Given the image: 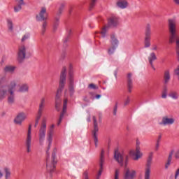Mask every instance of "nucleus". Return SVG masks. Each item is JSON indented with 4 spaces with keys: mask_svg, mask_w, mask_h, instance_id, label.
Returning a JSON list of instances; mask_svg holds the SVG:
<instances>
[{
    "mask_svg": "<svg viewBox=\"0 0 179 179\" xmlns=\"http://www.w3.org/2000/svg\"><path fill=\"white\" fill-rule=\"evenodd\" d=\"M15 6H14V12L17 13L22 10L23 6H26V2L24 0H15Z\"/></svg>",
    "mask_w": 179,
    "mask_h": 179,
    "instance_id": "nucleus-18",
    "label": "nucleus"
},
{
    "mask_svg": "<svg viewBox=\"0 0 179 179\" xmlns=\"http://www.w3.org/2000/svg\"><path fill=\"white\" fill-rule=\"evenodd\" d=\"M169 96L171 97V99H173V100H177L178 99V93L176 91H171Z\"/></svg>",
    "mask_w": 179,
    "mask_h": 179,
    "instance_id": "nucleus-34",
    "label": "nucleus"
},
{
    "mask_svg": "<svg viewBox=\"0 0 179 179\" xmlns=\"http://www.w3.org/2000/svg\"><path fill=\"white\" fill-rule=\"evenodd\" d=\"M25 146L27 152L30 153L31 152V125H29L27 133V137L25 139Z\"/></svg>",
    "mask_w": 179,
    "mask_h": 179,
    "instance_id": "nucleus-9",
    "label": "nucleus"
},
{
    "mask_svg": "<svg viewBox=\"0 0 179 179\" xmlns=\"http://www.w3.org/2000/svg\"><path fill=\"white\" fill-rule=\"evenodd\" d=\"M27 54V47L24 45H21L18 48L17 61L23 62L26 59V55Z\"/></svg>",
    "mask_w": 179,
    "mask_h": 179,
    "instance_id": "nucleus-8",
    "label": "nucleus"
},
{
    "mask_svg": "<svg viewBox=\"0 0 179 179\" xmlns=\"http://www.w3.org/2000/svg\"><path fill=\"white\" fill-rule=\"evenodd\" d=\"M162 140V134H159L158 136V138L156 142H158V143H160V141Z\"/></svg>",
    "mask_w": 179,
    "mask_h": 179,
    "instance_id": "nucleus-54",
    "label": "nucleus"
},
{
    "mask_svg": "<svg viewBox=\"0 0 179 179\" xmlns=\"http://www.w3.org/2000/svg\"><path fill=\"white\" fill-rule=\"evenodd\" d=\"M85 101L89 102V99H85Z\"/></svg>",
    "mask_w": 179,
    "mask_h": 179,
    "instance_id": "nucleus-61",
    "label": "nucleus"
},
{
    "mask_svg": "<svg viewBox=\"0 0 179 179\" xmlns=\"http://www.w3.org/2000/svg\"><path fill=\"white\" fill-rule=\"evenodd\" d=\"M117 5L120 9H125V8H128V1L125 0H120L117 1Z\"/></svg>",
    "mask_w": 179,
    "mask_h": 179,
    "instance_id": "nucleus-27",
    "label": "nucleus"
},
{
    "mask_svg": "<svg viewBox=\"0 0 179 179\" xmlns=\"http://www.w3.org/2000/svg\"><path fill=\"white\" fill-rule=\"evenodd\" d=\"M144 45L145 48H149L150 47V39H145Z\"/></svg>",
    "mask_w": 179,
    "mask_h": 179,
    "instance_id": "nucleus-41",
    "label": "nucleus"
},
{
    "mask_svg": "<svg viewBox=\"0 0 179 179\" xmlns=\"http://www.w3.org/2000/svg\"><path fill=\"white\" fill-rule=\"evenodd\" d=\"M16 85H17L16 80H13L10 82V85L7 87H1L0 89H6L7 92H15V88L16 87Z\"/></svg>",
    "mask_w": 179,
    "mask_h": 179,
    "instance_id": "nucleus-21",
    "label": "nucleus"
},
{
    "mask_svg": "<svg viewBox=\"0 0 179 179\" xmlns=\"http://www.w3.org/2000/svg\"><path fill=\"white\" fill-rule=\"evenodd\" d=\"M54 128H55V124H52L50 126V131H48V134L46 136V155L48 156L50 155V150L51 149V145H52V136H54Z\"/></svg>",
    "mask_w": 179,
    "mask_h": 179,
    "instance_id": "nucleus-6",
    "label": "nucleus"
},
{
    "mask_svg": "<svg viewBox=\"0 0 179 179\" xmlns=\"http://www.w3.org/2000/svg\"><path fill=\"white\" fill-rule=\"evenodd\" d=\"M66 80V68L64 67L61 72L59 88L57 91L56 96H55V107L57 111H59V106H61V103H62L61 94L62 93V90L65 86Z\"/></svg>",
    "mask_w": 179,
    "mask_h": 179,
    "instance_id": "nucleus-2",
    "label": "nucleus"
},
{
    "mask_svg": "<svg viewBox=\"0 0 179 179\" xmlns=\"http://www.w3.org/2000/svg\"><path fill=\"white\" fill-rule=\"evenodd\" d=\"M104 164V150H102L101 152L100 156V170L97 175L96 179L100 178V176H101V173L103 172V165Z\"/></svg>",
    "mask_w": 179,
    "mask_h": 179,
    "instance_id": "nucleus-19",
    "label": "nucleus"
},
{
    "mask_svg": "<svg viewBox=\"0 0 179 179\" xmlns=\"http://www.w3.org/2000/svg\"><path fill=\"white\" fill-rule=\"evenodd\" d=\"M7 97V103L9 106L15 104L16 97L15 96V91H8L6 89H0V101Z\"/></svg>",
    "mask_w": 179,
    "mask_h": 179,
    "instance_id": "nucleus-4",
    "label": "nucleus"
},
{
    "mask_svg": "<svg viewBox=\"0 0 179 179\" xmlns=\"http://www.w3.org/2000/svg\"><path fill=\"white\" fill-rule=\"evenodd\" d=\"M69 89L70 92V96H72V94H73V92H75L74 84H73V71H72V70H70L69 72Z\"/></svg>",
    "mask_w": 179,
    "mask_h": 179,
    "instance_id": "nucleus-17",
    "label": "nucleus"
},
{
    "mask_svg": "<svg viewBox=\"0 0 179 179\" xmlns=\"http://www.w3.org/2000/svg\"><path fill=\"white\" fill-rule=\"evenodd\" d=\"M171 159L168 158L167 159V162L165 164V169L167 170V169H169V167H170V164H171Z\"/></svg>",
    "mask_w": 179,
    "mask_h": 179,
    "instance_id": "nucleus-44",
    "label": "nucleus"
},
{
    "mask_svg": "<svg viewBox=\"0 0 179 179\" xmlns=\"http://www.w3.org/2000/svg\"><path fill=\"white\" fill-rule=\"evenodd\" d=\"M71 31H72L71 29H69V34H71Z\"/></svg>",
    "mask_w": 179,
    "mask_h": 179,
    "instance_id": "nucleus-60",
    "label": "nucleus"
},
{
    "mask_svg": "<svg viewBox=\"0 0 179 179\" xmlns=\"http://www.w3.org/2000/svg\"><path fill=\"white\" fill-rule=\"evenodd\" d=\"M48 26V22H47V20L43 21V22L41 24V34H44L45 33Z\"/></svg>",
    "mask_w": 179,
    "mask_h": 179,
    "instance_id": "nucleus-32",
    "label": "nucleus"
},
{
    "mask_svg": "<svg viewBox=\"0 0 179 179\" xmlns=\"http://www.w3.org/2000/svg\"><path fill=\"white\" fill-rule=\"evenodd\" d=\"M3 171H4V178L10 179V178L12 177V171H10V169L8 167H4Z\"/></svg>",
    "mask_w": 179,
    "mask_h": 179,
    "instance_id": "nucleus-26",
    "label": "nucleus"
},
{
    "mask_svg": "<svg viewBox=\"0 0 179 179\" xmlns=\"http://www.w3.org/2000/svg\"><path fill=\"white\" fill-rule=\"evenodd\" d=\"M6 82V77L2 76L0 78V85H2V83H5Z\"/></svg>",
    "mask_w": 179,
    "mask_h": 179,
    "instance_id": "nucleus-47",
    "label": "nucleus"
},
{
    "mask_svg": "<svg viewBox=\"0 0 179 179\" xmlns=\"http://www.w3.org/2000/svg\"><path fill=\"white\" fill-rule=\"evenodd\" d=\"M29 38H30V33L27 32L23 35L21 41L22 43H24V41H26V40H29Z\"/></svg>",
    "mask_w": 179,
    "mask_h": 179,
    "instance_id": "nucleus-39",
    "label": "nucleus"
},
{
    "mask_svg": "<svg viewBox=\"0 0 179 179\" xmlns=\"http://www.w3.org/2000/svg\"><path fill=\"white\" fill-rule=\"evenodd\" d=\"M130 156H135L134 160H139L143 154L141 152V142L139 141H136V151L131 150L129 152Z\"/></svg>",
    "mask_w": 179,
    "mask_h": 179,
    "instance_id": "nucleus-7",
    "label": "nucleus"
},
{
    "mask_svg": "<svg viewBox=\"0 0 179 179\" xmlns=\"http://www.w3.org/2000/svg\"><path fill=\"white\" fill-rule=\"evenodd\" d=\"M92 120L94 122L92 135L95 147L97 148V143H99V138H97V133L99 132V124L97 123V119L96 118V116H93Z\"/></svg>",
    "mask_w": 179,
    "mask_h": 179,
    "instance_id": "nucleus-10",
    "label": "nucleus"
},
{
    "mask_svg": "<svg viewBox=\"0 0 179 179\" xmlns=\"http://www.w3.org/2000/svg\"><path fill=\"white\" fill-rule=\"evenodd\" d=\"M110 45H112L113 47L118 48V44H120V41H118V39L117 38V36H115V35H114V34L110 35Z\"/></svg>",
    "mask_w": 179,
    "mask_h": 179,
    "instance_id": "nucleus-24",
    "label": "nucleus"
},
{
    "mask_svg": "<svg viewBox=\"0 0 179 179\" xmlns=\"http://www.w3.org/2000/svg\"><path fill=\"white\" fill-rule=\"evenodd\" d=\"M129 103H131V99H129V96H127V99L124 100V106H128V104H129Z\"/></svg>",
    "mask_w": 179,
    "mask_h": 179,
    "instance_id": "nucleus-45",
    "label": "nucleus"
},
{
    "mask_svg": "<svg viewBox=\"0 0 179 179\" xmlns=\"http://www.w3.org/2000/svg\"><path fill=\"white\" fill-rule=\"evenodd\" d=\"M37 125H38V122L36 121V122H35V128H36V127H37Z\"/></svg>",
    "mask_w": 179,
    "mask_h": 179,
    "instance_id": "nucleus-59",
    "label": "nucleus"
},
{
    "mask_svg": "<svg viewBox=\"0 0 179 179\" xmlns=\"http://www.w3.org/2000/svg\"><path fill=\"white\" fill-rule=\"evenodd\" d=\"M151 68H152V69H154V71H156V69L155 68V66L153 65V63H152V66H151Z\"/></svg>",
    "mask_w": 179,
    "mask_h": 179,
    "instance_id": "nucleus-58",
    "label": "nucleus"
},
{
    "mask_svg": "<svg viewBox=\"0 0 179 179\" xmlns=\"http://www.w3.org/2000/svg\"><path fill=\"white\" fill-rule=\"evenodd\" d=\"M7 26L8 27V30L10 31H13V22H12L11 20H7Z\"/></svg>",
    "mask_w": 179,
    "mask_h": 179,
    "instance_id": "nucleus-37",
    "label": "nucleus"
},
{
    "mask_svg": "<svg viewBox=\"0 0 179 179\" xmlns=\"http://www.w3.org/2000/svg\"><path fill=\"white\" fill-rule=\"evenodd\" d=\"M48 19V14L47 13V8L42 7L38 14L36 15V22H43Z\"/></svg>",
    "mask_w": 179,
    "mask_h": 179,
    "instance_id": "nucleus-11",
    "label": "nucleus"
},
{
    "mask_svg": "<svg viewBox=\"0 0 179 179\" xmlns=\"http://www.w3.org/2000/svg\"><path fill=\"white\" fill-rule=\"evenodd\" d=\"M118 110V106L117 103L115 104L114 109H113V115H117V110Z\"/></svg>",
    "mask_w": 179,
    "mask_h": 179,
    "instance_id": "nucleus-51",
    "label": "nucleus"
},
{
    "mask_svg": "<svg viewBox=\"0 0 179 179\" xmlns=\"http://www.w3.org/2000/svg\"><path fill=\"white\" fill-rule=\"evenodd\" d=\"M68 41V39H66V41Z\"/></svg>",
    "mask_w": 179,
    "mask_h": 179,
    "instance_id": "nucleus-62",
    "label": "nucleus"
},
{
    "mask_svg": "<svg viewBox=\"0 0 179 179\" xmlns=\"http://www.w3.org/2000/svg\"><path fill=\"white\" fill-rule=\"evenodd\" d=\"M96 2H97V0H91L90 4V9L94 8L96 5Z\"/></svg>",
    "mask_w": 179,
    "mask_h": 179,
    "instance_id": "nucleus-43",
    "label": "nucleus"
},
{
    "mask_svg": "<svg viewBox=\"0 0 179 179\" xmlns=\"http://www.w3.org/2000/svg\"><path fill=\"white\" fill-rule=\"evenodd\" d=\"M127 89L129 93L132 92V73H131L127 75Z\"/></svg>",
    "mask_w": 179,
    "mask_h": 179,
    "instance_id": "nucleus-22",
    "label": "nucleus"
},
{
    "mask_svg": "<svg viewBox=\"0 0 179 179\" xmlns=\"http://www.w3.org/2000/svg\"><path fill=\"white\" fill-rule=\"evenodd\" d=\"M45 107V99L42 98L41 100V103L39 104V109H38V112L43 113V111L44 110Z\"/></svg>",
    "mask_w": 179,
    "mask_h": 179,
    "instance_id": "nucleus-31",
    "label": "nucleus"
},
{
    "mask_svg": "<svg viewBox=\"0 0 179 179\" xmlns=\"http://www.w3.org/2000/svg\"><path fill=\"white\" fill-rule=\"evenodd\" d=\"M173 2H175L176 5H179V0H173Z\"/></svg>",
    "mask_w": 179,
    "mask_h": 179,
    "instance_id": "nucleus-57",
    "label": "nucleus"
},
{
    "mask_svg": "<svg viewBox=\"0 0 179 179\" xmlns=\"http://www.w3.org/2000/svg\"><path fill=\"white\" fill-rule=\"evenodd\" d=\"M157 59V57H156V53L151 52L148 57V61L151 66H153V62Z\"/></svg>",
    "mask_w": 179,
    "mask_h": 179,
    "instance_id": "nucleus-28",
    "label": "nucleus"
},
{
    "mask_svg": "<svg viewBox=\"0 0 179 179\" xmlns=\"http://www.w3.org/2000/svg\"><path fill=\"white\" fill-rule=\"evenodd\" d=\"M171 76H170V71H166L164 73V83L167 85L169 82H170Z\"/></svg>",
    "mask_w": 179,
    "mask_h": 179,
    "instance_id": "nucleus-30",
    "label": "nucleus"
},
{
    "mask_svg": "<svg viewBox=\"0 0 179 179\" xmlns=\"http://www.w3.org/2000/svg\"><path fill=\"white\" fill-rule=\"evenodd\" d=\"M67 92H68V90H66L65 92H64L65 99H64V102H63V110H62V113L60 115V117L59 118L57 125H60L61 122H62V118H64V115L65 113H66V106L68 104V98H66Z\"/></svg>",
    "mask_w": 179,
    "mask_h": 179,
    "instance_id": "nucleus-15",
    "label": "nucleus"
},
{
    "mask_svg": "<svg viewBox=\"0 0 179 179\" xmlns=\"http://www.w3.org/2000/svg\"><path fill=\"white\" fill-rule=\"evenodd\" d=\"M152 51H156V50H157V45H153L152 46Z\"/></svg>",
    "mask_w": 179,
    "mask_h": 179,
    "instance_id": "nucleus-55",
    "label": "nucleus"
},
{
    "mask_svg": "<svg viewBox=\"0 0 179 179\" xmlns=\"http://www.w3.org/2000/svg\"><path fill=\"white\" fill-rule=\"evenodd\" d=\"M55 164H57V158L55 156V152H52V162H50L48 158H47V170L52 173V171H54V169H55Z\"/></svg>",
    "mask_w": 179,
    "mask_h": 179,
    "instance_id": "nucleus-14",
    "label": "nucleus"
},
{
    "mask_svg": "<svg viewBox=\"0 0 179 179\" xmlns=\"http://www.w3.org/2000/svg\"><path fill=\"white\" fill-rule=\"evenodd\" d=\"M176 122V119L173 116L165 115L162 117V121L159 122V125L166 127L167 125H173Z\"/></svg>",
    "mask_w": 179,
    "mask_h": 179,
    "instance_id": "nucleus-12",
    "label": "nucleus"
},
{
    "mask_svg": "<svg viewBox=\"0 0 179 179\" xmlns=\"http://www.w3.org/2000/svg\"><path fill=\"white\" fill-rule=\"evenodd\" d=\"M18 92L20 93H27L29 92V85L23 83L19 86Z\"/></svg>",
    "mask_w": 179,
    "mask_h": 179,
    "instance_id": "nucleus-25",
    "label": "nucleus"
},
{
    "mask_svg": "<svg viewBox=\"0 0 179 179\" xmlns=\"http://www.w3.org/2000/svg\"><path fill=\"white\" fill-rule=\"evenodd\" d=\"M83 179H90L89 178V173L87 171L84 172L83 176Z\"/></svg>",
    "mask_w": 179,
    "mask_h": 179,
    "instance_id": "nucleus-49",
    "label": "nucleus"
},
{
    "mask_svg": "<svg viewBox=\"0 0 179 179\" xmlns=\"http://www.w3.org/2000/svg\"><path fill=\"white\" fill-rule=\"evenodd\" d=\"M15 69H16V67L14 66L8 65L5 66L4 72H6L7 73H13L15 72Z\"/></svg>",
    "mask_w": 179,
    "mask_h": 179,
    "instance_id": "nucleus-29",
    "label": "nucleus"
},
{
    "mask_svg": "<svg viewBox=\"0 0 179 179\" xmlns=\"http://www.w3.org/2000/svg\"><path fill=\"white\" fill-rule=\"evenodd\" d=\"M117 48L115 46L110 45L107 50V52L108 55H113L114 52H115V50H117Z\"/></svg>",
    "mask_w": 179,
    "mask_h": 179,
    "instance_id": "nucleus-35",
    "label": "nucleus"
},
{
    "mask_svg": "<svg viewBox=\"0 0 179 179\" xmlns=\"http://www.w3.org/2000/svg\"><path fill=\"white\" fill-rule=\"evenodd\" d=\"M99 121H101V119H99Z\"/></svg>",
    "mask_w": 179,
    "mask_h": 179,
    "instance_id": "nucleus-63",
    "label": "nucleus"
},
{
    "mask_svg": "<svg viewBox=\"0 0 179 179\" xmlns=\"http://www.w3.org/2000/svg\"><path fill=\"white\" fill-rule=\"evenodd\" d=\"M114 159L117 162L118 164L122 167L124 166V179H134L136 176V171L129 169L128 166V155L121 154L118 150H115Z\"/></svg>",
    "mask_w": 179,
    "mask_h": 179,
    "instance_id": "nucleus-1",
    "label": "nucleus"
},
{
    "mask_svg": "<svg viewBox=\"0 0 179 179\" xmlns=\"http://www.w3.org/2000/svg\"><path fill=\"white\" fill-rule=\"evenodd\" d=\"M174 155V150H171L169 153V157L168 159H173V155Z\"/></svg>",
    "mask_w": 179,
    "mask_h": 179,
    "instance_id": "nucleus-52",
    "label": "nucleus"
},
{
    "mask_svg": "<svg viewBox=\"0 0 179 179\" xmlns=\"http://www.w3.org/2000/svg\"><path fill=\"white\" fill-rule=\"evenodd\" d=\"M118 24L119 22L117 17H110L108 20V26L109 27H116Z\"/></svg>",
    "mask_w": 179,
    "mask_h": 179,
    "instance_id": "nucleus-20",
    "label": "nucleus"
},
{
    "mask_svg": "<svg viewBox=\"0 0 179 179\" xmlns=\"http://www.w3.org/2000/svg\"><path fill=\"white\" fill-rule=\"evenodd\" d=\"M64 8H65V4L62 3L59 8V10L57 13L56 16L59 17V16H61V15H62V12H64Z\"/></svg>",
    "mask_w": 179,
    "mask_h": 179,
    "instance_id": "nucleus-36",
    "label": "nucleus"
},
{
    "mask_svg": "<svg viewBox=\"0 0 179 179\" xmlns=\"http://www.w3.org/2000/svg\"><path fill=\"white\" fill-rule=\"evenodd\" d=\"M176 24L177 22L176 20H169V31L171 33L169 43L171 44H173V43H176V52L179 61V37L178 35H177V29H176Z\"/></svg>",
    "mask_w": 179,
    "mask_h": 179,
    "instance_id": "nucleus-3",
    "label": "nucleus"
},
{
    "mask_svg": "<svg viewBox=\"0 0 179 179\" xmlns=\"http://www.w3.org/2000/svg\"><path fill=\"white\" fill-rule=\"evenodd\" d=\"M101 97V95H100V94H97L96 96V99H97V100H99V99H100Z\"/></svg>",
    "mask_w": 179,
    "mask_h": 179,
    "instance_id": "nucleus-56",
    "label": "nucleus"
},
{
    "mask_svg": "<svg viewBox=\"0 0 179 179\" xmlns=\"http://www.w3.org/2000/svg\"><path fill=\"white\" fill-rule=\"evenodd\" d=\"M175 157L176 159H179V148L178 150L175 153Z\"/></svg>",
    "mask_w": 179,
    "mask_h": 179,
    "instance_id": "nucleus-53",
    "label": "nucleus"
},
{
    "mask_svg": "<svg viewBox=\"0 0 179 179\" xmlns=\"http://www.w3.org/2000/svg\"><path fill=\"white\" fill-rule=\"evenodd\" d=\"M108 27L107 26H105L101 31L100 34L101 37H106L107 36V30Z\"/></svg>",
    "mask_w": 179,
    "mask_h": 179,
    "instance_id": "nucleus-38",
    "label": "nucleus"
},
{
    "mask_svg": "<svg viewBox=\"0 0 179 179\" xmlns=\"http://www.w3.org/2000/svg\"><path fill=\"white\" fill-rule=\"evenodd\" d=\"M89 88L92 89L93 90H96L97 89V85L92 83L89 85Z\"/></svg>",
    "mask_w": 179,
    "mask_h": 179,
    "instance_id": "nucleus-46",
    "label": "nucleus"
},
{
    "mask_svg": "<svg viewBox=\"0 0 179 179\" xmlns=\"http://www.w3.org/2000/svg\"><path fill=\"white\" fill-rule=\"evenodd\" d=\"M43 114V113L41 112H38V115L36 116V122H39L40 121V118H41V115Z\"/></svg>",
    "mask_w": 179,
    "mask_h": 179,
    "instance_id": "nucleus-48",
    "label": "nucleus"
},
{
    "mask_svg": "<svg viewBox=\"0 0 179 179\" xmlns=\"http://www.w3.org/2000/svg\"><path fill=\"white\" fill-rule=\"evenodd\" d=\"M114 179H120V169L115 171Z\"/></svg>",
    "mask_w": 179,
    "mask_h": 179,
    "instance_id": "nucleus-42",
    "label": "nucleus"
},
{
    "mask_svg": "<svg viewBox=\"0 0 179 179\" xmlns=\"http://www.w3.org/2000/svg\"><path fill=\"white\" fill-rule=\"evenodd\" d=\"M58 26H59V17L56 16L53 22V29L57 30V29H58Z\"/></svg>",
    "mask_w": 179,
    "mask_h": 179,
    "instance_id": "nucleus-33",
    "label": "nucleus"
},
{
    "mask_svg": "<svg viewBox=\"0 0 179 179\" xmlns=\"http://www.w3.org/2000/svg\"><path fill=\"white\" fill-rule=\"evenodd\" d=\"M152 163H153V157L150 156L145 165L144 179H150V167H152Z\"/></svg>",
    "mask_w": 179,
    "mask_h": 179,
    "instance_id": "nucleus-13",
    "label": "nucleus"
},
{
    "mask_svg": "<svg viewBox=\"0 0 179 179\" xmlns=\"http://www.w3.org/2000/svg\"><path fill=\"white\" fill-rule=\"evenodd\" d=\"M45 135H47V122L45 119H43L39 127L38 132L39 145H41V146L44 145V141H45Z\"/></svg>",
    "mask_w": 179,
    "mask_h": 179,
    "instance_id": "nucleus-5",
    "label": "nucleus"
},
{
    "mask_svg": "<svg viewBox=\"0 0 179 179\" xmlns=\"http://www.w3.org/2000/svg\"><path fill=\"white\" fill-rule=\"evenodd\" d=\"M159 148H160V143L156 142L155 147V152H157Z\"/></svg>",
    "mask_w": 179,
    "mask_h": 179,
    "instance_id": "nucleus-50",
    "label": "nucleus"
},
{
    "mask_svg": "<svg viewBox=\"0 0 179 179\" xmlns=\"http://www.w3.org/2000/svg\"><path fill=\"white\" fill-rule=\"evenodd\" d=\"M150 36H152V29L150 28V24H147L145 31V39L150 40Z\"/></svg>",
    "mask_w": 179,
    "mask_h": 179,
    "instance_id": "nucleus-23",
    "label": "nucleus"
},
{
    "mask_svg": "<svg viewBox=\"0 0 179 179\" xmlns=\"http://www.w3.org/2000/svg\"><path fill=\"white\" fill-rule=\"evenodd\" d=\"M167 87L164 88V90L162 92V99H167Z\"/></svg>",
    "mask_w": 179,
    "mask_h": 179,
    "instance_id": "nucleus-40",
    "label": "nucleus"
},
{
    "mask_svg": "<svg viewBox=\"0 0 179 179\" xmlns=\"http://www.w3.org/2000/svg\"><path fill=\"white\" fill-rule=\"evenodd\" d=\"M27 118V114L25 113L21 112L17 115L15 118L14 119V122L17 125H22L23 121Z\"/></svg>",
    "mask_w": 179,
    "mask_h": 179,
    "instance_id": "nucleus-16",
    "label": "nucleus"
}]
</instances>
